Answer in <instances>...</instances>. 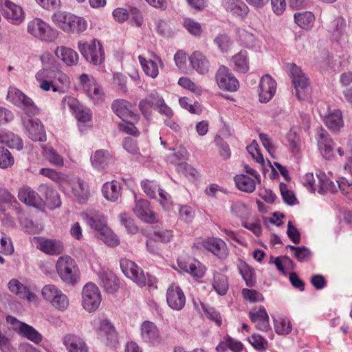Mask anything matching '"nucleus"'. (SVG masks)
Listing matches in <instances>:
<instances>
[{
    "label": "nucleus",
    "mask_w": 352,
    "mask_h": 352,
    "mask_svg": "<svg viewBox=\"0 0 352 352\" xmlns=\"http://www.w3.org/2000/svg\"><path fill=\"white\" fill-rule=\"evenodd\" d=\"M52 21L57 27L69 34H81L87 28V22L84 18L63 11L55 12Z\"/></svg>",
    "instance_id": "nucleus-1"
},
{
    "label": "nucleus",
    "mask_w": 352,
    "mask_h": 352,
    "mask_svg": "<svg viewBox=\"0 0 352 352\" xmlns=\"http://www.w3.org/2000/svg\"><path fill=\"white\" fill-rule=\"evenodd\" d=\"M120 268L126 277L131 278L140 287H142L146 285L151 287L153 285L155 278L148 274L146 276L142 269L133 261L126 258L122 259Z\"/></svg>",
    "instance_id": "nucleus-2"
},
{
    "label": "nucleus",
    "mask_w": 352,
    "mask_h": 352,
    "mask_svg": "<svg viewBox=\"0 0 352 352\" xmlns=\"http://www.w3.org/2000/svg\"><path fill=\"white\" fill-rule=\"evenodd\" d=\"M56 271L61 280L67 284L75 285L79 280V270L76 261L69 256L58 258Z\"/></svg>",
    "instance_id": "nucleus-3"
},
{
    "label": "nucleus",
    "mask_w": 352,
    "mask_h": 352,
    "mask_svg": "<svg viewBox=\"0 0 352 352\" xmlns=\"http://www.w3.org/2000/svg\"><path fill=\"white\" fill-rule=\"evenodd\" d=\"M27 32L33 37L45 42H52L56 38V32L40 18H34L28 23Z\"/></svg>",
    "instance_id": "nucleus-4"
},
{
    "label": "nucleus",
    "mask_w": 352,
    "mask_h": 352,
    "mask_svg": "<svg viewBox=\"0 0 352 352\" xmlns=\"http://www.w3.org/2000/svg\"><path fill=\"white\" fill-rule=\"evenodd\" d=\"M288 67L296 98L299 100H307L309 94L307 77L296 64H289Z\"/></svg>",
    "instance_id": "nucleus-5"
},
{
    "label": "nucleus",
    "mask_w": 352,
    "mask_h": 352,
    "mask_svg": "<svg viewBox=\"0 0 352 352\" xmlns=\"http://www.w3.org/2000/svg\"><path fill=\"white\" fill-rule=\"evenodd\" d=\"M7 99L13 104L23 108L29 116H35L39 113V109L32 98L17 88L9 87Z\"/></svg>",
    "instance_id": "nucleus-6"
},
{
    "label": "nucleus",
    "mask_w": 352,
    "mask_h": 352,
    "mask_svg": "<svg viewBox=\"0 0 352 352\" xmlns=\"http://www.w3.org/2000/svg\"><path fill=\"white\" fill-rule=\"evenodd\" d=\"M78 47L85 58L94 65H100L104 60V50L96 40H93L90 43L80 41Z\"/></svg>",
    "instance_id": "nucleus-7"
},
{
    "label": "nucleus",
    "mask_w": 352,
    "mask_h": 352,
    "mask_svg": "<svg viewBox=\"0 0 352 352\" xmlns=\"http://www.w3.org/2000/svg\"><path fill=\"white\" fill-rule=\"evenodd\" d=\"M42 296L59 311H65L69 305L67 296L54 285H46L42 289Z\"/></svg>",
    "instance_id": "nucleus-8"
},
{
    "label": "nucleus",
    "mask_w": 352,
    "mask_h": 352,
    "mask_svg": "<svg viewBox=\"0 0 352 352\" xmlns=\"http://www.w3.org/2000/svg\"><path fill=\"white\" fill-rule=\"evenodd\" d=\"M61 108L63 110L67 108L76 120L82 123L89 121L91 118L90 109L84 108L76 98L70 96H66L63 98Z\"/></svg>",
    "instance_id": "nucleus-9"
},
{
    "label": "nucleus",
    "mask_w": 352,
    "mask_h": 352,
    "mask_svg": "<svg viewBox=\"0 0 352 352\" xmlns=\"http://www.w3.org/2000/svg\"><path fill=\"white\" fill-rule=\"evenodd\" d=\"M82 306L88 311L96 310L101 302L98 287L92 283H87L82 291Z\"/></svg>",
    "instance_id": "nucleus-10"
},
{
    "label": "nucleus",
    "mask_w": 352,
    "mask_h": 352,
    "mask_svg": "<svg viewBox=\"0 0 352 352\" xmlns=\"http://www.w3.org/2000/svg\"><path fill=\"white\" fill-rule=\"evenodd\" d=\"M215 80L219 87L227 91H235L239 87V80L230 69L221 65L216 72Z\"/></svg>",
    "instance_id": "nucleus-11"
},
{
    "label": "nucleus",
    "mask_w": 352,
    "mask_h": 352,
    "mask_svg": "<svg viewBox=\"0 0 352 352\" xmlns=\"http://www.w3.org/2000/svg\"><path fill=\"white\" fill-rule=\"evenodd\" d=\"M7 321L12 324V328L23 337L35 343H38L41 341L42 336L32 326L20 322L12 316H8Z\"/></svg>",
    "instance_id": "nucleus-12"
},
{
    "label": "nucleus",
    "mask_w": 352,
    "mask_h": 352,
    "mask_svg": "<svg viewBox=\"0 0 352 352\" xmlns=\"http://www.w3.org/2000/svg\"><path fill=\"white\" fill-rule=\"evenodd\" d=\"M79 79L83 90L88 97L94 103L101 102L103 94L96 80L94 78H90L89 76L85 74L80 75Z\"/></svg>",
    "instance_id": "nucleus-13"
},
{
    "label": "nucleus",
    "mask_w": 352,
    "mask_h": 352,
    "mask_svg": "<svg viewBox=\"0 0 352 352\" xmlns=\"http://www.w3.org/2000/svg\"><path fill=\"white\" fill-rule=\"evenodd\" d=\"M317 142L318 149L324 158L330 160L335 156V143L330 135L323 129L317 133Z\"/></svg>",
    "instance_id": "nucleus-14"
},
{
    "label": "nucleus",
    "mask_w": 352,
    "mask_h": 352,
    "mask_svg": "<svg viewBox=\"0 0 352 352\" xmlns=\"http://www.w3.org/2000/svg\"><path fill=\"white\" fill-rule=\"evenodd\" d=\"M111 108L113 111L124 122H128V120H138V114L133 112V105L125 100L118 99L114 100Z\"/></svg>",
    "instance_id": "nucleus-15"
},
{
    "label": "nucleus",
    "mask_w": 352,
    "mask_h": 352,
    "mask_svg": "<svg viewBox=\"0 0 352 352\" xmlns=\"http://www.w3.org/2000/svg\"><path fill=\"white\" fill-rule=\"evenodd\" d=\"M166 301L171 309L180 311L185 306L186 296L179 286L172 284L166 291Z\"/></svg>",
    "instance_id": "nucleus-16"
},
{
    "label": "nucleus",
    "mask_w": 352,
    "mask_h": 352,
    "mask_svg": "<svg viewBox=\"0 0 352 352\" xmlns=\"http://www.w3.org/2000/svg\"><path fill=\"white\" fill-rule=\"evenodd\" d=\"M276 90V81L268 74L263 76L260 80L258 96L261 102H269Z\"/></svg>",
    "instance_id": "nucleus-17"
},
{
    "label": "nucleus",
    "mask_w": 352,
    "mask_h": 352,
    "mask_svg": "<svg viewBox=\"0 0 352 352\" xmlns=\"http://www.w3.org/2000/svg\"><path fill=\"white\" fill-rule=\"evenodd\" d=\"M2 11L3 17L12 25H19L25 20V13L22 8L10 1Z\"/></svg>",
    "instance_id": "nucleus-18"
},
{
    "label": "nucleus",
    "mask_w": 352,
    "mask_h": 352,
    "mask_svg": "<svg viewBox=\"0 0 352 352\" xmlns=\"http://www.w3.org/2000/svg\"><path fill=\"white\" fill-rule=\"evenodd\" d=\"M202 245L206 250L212 252L220 259H225L228 256L226 245L220 239H208L202 242Z\"/></svg>",
    "instance_id": "nucleus-19"
},
{
    "label": "nucleus",
    "mask_w": 352,
    "mask_h": 352,
    "mask_svg": "<svg viewBox=\"0 0 352 352\" xmlns=\"http://www.w3.org/2000/svg\"><path fill=\"white\" fill-rule=\"evenodd\" d=\"M40 196L45 198V203L50 208H56L60 206L61 201L58 192L51 186L42 184L38 188Z\"/></svg>",
    "instance_id": "nucleus-20"
},
{
    "label": "nucleus",
    "mask_w": 352,
    "mask_h": 352,
    "mask_svg": "<svg viewBox=\"0 0 352 352\" xmlns=\"http://www.w3.org/2000/svg\"><path fill=\"white\" fill-rule=\"evenodd\" d=\"M63 342L68 352H88V347L80 336L68 333L63 338Z\"/></svg>",
    "instance_id": "nucleus-21"
},
{
    "label": "nucleus",
    "mask_w": 352,
    "mask_h": 352,
    "mask_svg": "<svg viewBox=\"0 0 352 352\" xmlns=\"http://www.w3.org/2000/svg\"><path fill=\"white\" fill-rule=\"evenodd\" d=\"M25 128L29 138L35 142L46 140V134L41 121L38 119H29Z\"/></svg>",
    "instance_id": "nucleus-22"
},
{
    "label": "nucleus",
    "mask_w": 352,
    "mask_h": 352,
    "mask_svg": "<svg viewBox=\"0 0 352 352\" xmlns=\"http://www.w3.org/2000/svg\"><path fill=\"white\" fill-rule=\"evenodd\" d=\"M18 197L21 201L30 206L38 207L44 202L43 198L28 186H24L19 190Z\"/></svg>",
    "instance_id": "nucleus-23"
},
{
    "label": "nucleus",
    "mask_w": 352,
    "mask_h": 352,
    "mask_svg": "<svg viewBox=\"0 0 352 352\" xmlns=\"http://www.w3.org/2000/svg\"><path fill=\"white\" fill-rule=\"evenodd\" d=\"M100 279L104 290L109 294H114L120 287L118 277L109 270H102L99 273Z\"/></svg>",
    "instance_id": "nucleus-24"
},
{
    "label": "nucleus",
    "mask_w": 352,
    "mask_h": 352,
    "mask_svg": "<svg viewBox=\"0 0 352 352\" xmlns=\"http://www.w3.org/2000/svg\"><path fill=\"white\" fill-rule=\"evenodd\" d=\"M142 339L148 343L160 342V336L157 326L152 322L144 321L140 327Z\"/></svg>",
    "instance_id": "nucleus-25"
},
{
    "label": "nucleus",
    "mask_w": 352,
    "mask_h": 352,
    "mask_svg": "<svg viewBox=\"0 0 352 352\" xmlns=\"http://www.w3.org/2000/svg\"><path fill=\"white\" fill-rule=\"evenodd\" d=\"M133 212L140 219L145 222L153 223L155 221L154 213L150 208V204L146 199L137 201Z\"/></svg>",
    "instance_id": "nucleus-26"
},
{
    "label": "nucleus",
    "mask_w": 352,
    "mask_h": 352,
    "mask_svg": "<svg viewBox=\"0 0 352 352\" xmlns=\"http://www.w3.org/2000/svg\"><path fill=\"white\" fill-rule=\"evenodd\" d=\"M233 69L239 73L245 74L250 69L249 57L246 50H241L231 58Z\"/></svg>",
    "instance_id": "nucleus-27"
},
{
    "label": "nucleus",
    "mask_w": 352,
    "mask_h": 352,
    "mask_svg": "<svg viewBox=\"0 0 352 352\" xmlns=\"http://www.w3.org/2000/svg\"><path fill=\"white\" fill-rule=\"evenodd\" d=\"M188 59L192 68L199 74H205L208 72L209 63L205 56L200 52H194Z\"/></svg>",
    "instance_id": "nucleus-28"
},
{
    "label": "nucleus",
    "mask_w": 352,
    "mask_h": 352,
    "mask_svg": "<svg viewBox=\"0 0 352 352\" xmlns=\"http://www.w3.org/2000/svg\"><path fill=\"white\" fill-rule=\"evenodd\" d=\"M324 122L326 126L332 131H339L344 126L342 113L340 109H334L329 112L324 118Z\"/></svg>",
    "instance_id": "nucleus-29"
},
{
    "label": "nucleus",
    "mask_w": 352,
    "mask_h": 352,
    "mask_svg": "<svg viewBox=\"0 0 352 352\" xmlns=\"http://www.w3.org/2000/svg\"><path fill=\"white\" fill-rule=\"evenodd\" d=\"M57 58H60L68 66H73L77 64L78 55L74 50L65 47H58L55 51Z\"/></svg>",
    "instance_id": "nucleus-30"
},
{
    "label": "nucleus",
    "mask_w": 352,
    "mask_h": 352,
    "mask_svg": "<svg viewBox=\"0 0 352 352\" xmlns=\"http://www.w3.org/2000/svg\"><path fill=\"white\" fill-rule=\"evenodd\" d=\"M38 248L43 252L50 255H58L63 250V243L60 241L53 239H41Z\"/></svg>",
    "instance_id": "nucleus-31"
},
{
    "label": "nucleus",
    "mask_w": 352,
    "mask_h": 352,
    "mask_svg": "<svg viewBox=\"0 0 352 352\" xmlns=\"http://www.w3.org/2000/svg\"><path fill=\"white\" fill-rule=\"evenodd\" d=\"M8 288L12 293L15 294L21 299H27L31 301L34 298V294L16 279H12L9 281Z\"/></svg>",
    "instance_id": "nucleus-32"
},
{
    "label": "nucleus",
    "mask_w": 352,
    "mask_h": 352,
    "mask_svg": "<svg viewBox=\"0 0 352 352\" xmlns=\"http://www.w3.org/2000/svg\"><path fill=\"white\" fill-rule=\"evenodd\" d=\"M98 333L102 338H105L107 343H114L117 340L115 328L111 322L107 319H103L100 321L98 329Z\"/></svg>",
    "instance_id": "nucleus-33"
},
{
    "label": "nucleus",
    "mask_w": 352,
    "mask_h": 352,
    "mask_svg": "<svg viewBox=\"0 0 352 352\" xmlns=\"http://www.w3.org/2000/svg\"><path fill=\"white\" fill-rule=\"evenodd\" d=\"M236 265L240 274L245 281L246 285L250 287H253L256 283L254 270L241 259L237 260Z\"/></svg>",
    "instance_id": "nucleus-34"
},
{
    "label": "nucleus",
    "mask_w": 352,
    "mask_h": 352,
    "mask_svg": "<svg viewBox=\"0 0 352 352\" xmlns=\"http://www.w3.org/2000/svg\"><path fill=\"white\" fill-rule=\"evenodd\" d=\"M72 192L80 204L85 202L89 196L88 184L80 179H77L76 182H74Z\"/></svg>",
    "instance_id": "nucleus-35"
},
{
    "label": "nucleus",
    "mask_w": 352,
    "mask_h": 352,
    "mask_svg": "<svg viewBox=\"0 0 352 352\" xmlns=\"http://www.w3.org/2000/svg\"><path fill=\"white\" fill-rule=\"evenodd\" d=\"M224 8L233 15L243 16L248 12V7L241 0H226Z\"/></svg>",
    "instance_id": "nucleus-36"
},
{
    "label": "nucleus",
    "mask_w": 352,
    "mask_h": 352,
    "mask_svg": "<svg viewBox=\"0 0 352 352\" xmlns=\"http://www.w3.org/2000/svg\"><path fill=\"white\" fill-rule=\"evenodd\" d=\"M120 184L116 181L105 183L102 188L103 196L109 201H116L120 196Z\"/></svg>",
    "instance_id": "nucleus-37"
},
{
    "label": "nucleus",
    "mask_w": 352,
    "mask_h": 352,
    "mask_svg": "<svg viewBox=\"0 0 352 352\" xmlns=\"http://www.w3.org/2000/svg\"><path fill=\"white\" fill-rule=\"evenodd\" d=\"M212 285L219 295L225 296L229 288L228 278L226 275L217 272L214 274Z\"/></svg>",
    "instance_id": "nucleus-38"
},
{
    "label": "nucleus",
    "mask_w": 352,
    "mask_h": 352,
    "mask_svg": "<svg viewBox=\"0 0 352 352\" xmlns=\"http://www.w3.org/2000/svg\"><path fill=\"white\" fill-rule=\"evenodd\" d=\"M110 160L111 155L107 150H98L91 157L93 166L98 170L104 169Z\"/></svg>",
    "instance_id": "nucleus-39"
},
{
    "label": "nucleus",
    "mask_w": 352,
    "mask_h": 352,
    "mask_svg": "<svg viewBox=\"0 0 352 352\" xmlns=\"http://www.w3.org/2000/svg\"><path fill=\"white\" fill-rule=\"evenodd\" d=\"M236 187L241 191L252 192L256 188L255 180L249 176L241 174L234 177Z\"/></svg>",
    "instance_id": "nucleus-40"
},
{
    "label": "nucleus",
    "mask_w": 352,
    "mask_h": 352,
    "mask_svg": "<svg viewBox=\"0 0 352 352\" xmlns=\"http://www.w3.org/2000/svg\"><path fill=\"white\" fill-rule=\"evenodd\" d=\"M296 23L302 29L310 30L314 24L315 16L311 12H302L294 14Z\"/></svg>",
    "instance_id": "nucleus-41"
},
{
    "label": "nucleus",
    "mask_w": 352,
    "mask_h": 352,
    "mask_svg": "<svg viewBox=\"0 0 352 352\" xmlns=\"http://www.w3.org/2000/svg\"><path fill=\"white\" fill-rule=\"evenodd\" d=\"M87 222L93 230L97 232V234L100 233L104 228H109L107 226L104 216L99 212L89 214Z\"/></svg>",
    "instance_id": "nucleus-42"
},
{
    "label": "nucleus",
    "mask_w": 352,
    "mask_h": 352,
    "mask_svg": "<svg viewBox=\"0 0 352 352\" xmlns=\"http://www.w3.org/2000/svg\"><path fill=\"white\" fill-rule=\"evenodd\" d=\"M345 22L342 17L334 19L328 25V31L331 34L333 39L338 41L344 34L345 32Z\"/></svg>",
    "instance_id": "nucleus-43"
},
{
    "label": "nucleus",
    "mask_w": 352,
    "mask_h": 352,
    "mask_svg": "<svg viewBox=\"0 0 352 352\" xmlns=\"http://www.w3.org/2000/svg\"><path fill=\"white\" fill-rule=\"evenodd\" d=\"M140 63L144 73L152 78H155L159 74L157 63L152 60H146L144 56H138Z\"/></svg>",
    "instance_id": "nucleus-44"
},
{
    "label": "nucleus",
    "mask_w": 352,
    "mask_h": 352,
    "mask_svg": "<svg viewBox=\"0 0 352 352\" xmlns=\"http://www.w3.org/2000/svg\"><path fill=\"white\" fill-rule=\"evenodd\" d=\"M316 176L318 179L319 193L324 194L328 192L334 193L337 192V186L327 178L325 175L322 176L317 175Z\"/></svg>",
    "instance_id": "nucleus-45"
},
{
    "label": "nucleus",
    "mask_w": 352,
    "mask_h": 352,
    "mask_svg": "<svg viewBox=\"0 0 352 352\" xmlns=\"http://www.w3.org/2000/svg\"><path fill=\"white\" fill-rule=\"evenodd\" d=\"M274 330L278 335H287L292 331L290 321L285 318L274 319Z\"/></svg>",
    "instance_id": "nucleus-46"
},
{
    "label": "nucleus",
    "mask_w": 352,
    "mask_h": 352,
    "mask_svg": "<svg viewBox=\"0 0 352 352\" xmlns=\"http://www.w3.org/2000/svg\"><path fill=\"white\" fill-rule=\"evenodd\" d=\"M98 237L104 243L109 246H116L119 244V240L117 236L108 228H104L100 233L97 234Z\"/></svg>",
    "instance_id": "nucleus-47"
},
{
    "label": "nucleus",
    "mask_w": 352,
    "mask_h": 352,
    "mask_svg": "<svg viewBox=\"0 0 352 352\" xmlns=\"http://www.w3.org/2000/svg\"><path fill=\"white\" fill-rule=\"evenodd\" d=\"M14 163V159L10 151L4 146H0V168L6 169Z\"/></svg>",
    "instance_id": "nucleus-48"
},
{
    "label": "nucleus",
    "mask_w": 352,
    "mask_h": 352,
    "mask_svg": "<svg viewBox=\"0 0 352 352\" xmlns=\"http://www.w3.org/2000/svg\"><path fill=\"white\" fill-rule=\"evenodd\" d=\"M202 309L207 318L214 322L216 324L220 327L222 324V319L221 314L214 307L209 305L201 304Z\"/></svg>",
    "instance_id": "nucleus-49"
},
{
    "label": "nucleus",
    "mask_w": 352,
    "mask_h": 352,
    "mask_svg": "<svg viewBox=\"0 0 352 352\" xmlns=\"http://www.w3.org/2000/svg\"><path fill=\"white\" fill-rule=\"evenodd\" d=\"M188 32L193 36H199L202 33L201 24L192 19H185L183 23Z\"/></svg>",
    "instance_id": "nucleus-50"
},
{
    "label": "nucleus",
    "mask_w": 352,
    "mask_h": 352,
    "mask_svg": "<svg viewBox=\"0 0 352 352\" xmlns=\"http://www.w3.org/2000/svg\"><path fill=\"white\" fill-rule=\"evenodd\" d=\"M141 186L144 192L149 197L152 199L156 198L157 191L160 187L157 182L146 179L141 182Z\"/></svg>",
    "instance_id": "nucleus-51"
},
{
    "label": "nucleus",
    "mask_w": 352,
    "mask_h": 352,
    "mask_svg": "<svg viewBox=\"0 0 352 352\" xmlns=\"http://www.w3.org/2000/svg\"><path fill=\"white\" fill-rule=\"evenodd\" d=\"M214 43L223 53L228 52L231 45V41L227 34H223L218 35L214 40Z\"/></svg>",
    "instance_id": "nucleus-52"
},
{
    "label": "nucleus",
    "mask_w": 352,
    "mask_h": 352,
    "mask_svg": "<svg viewBox=\"0 0 352 352\" xmlns=\"http://www.w3.org/2000/svg\"><path fill=\"white\" fill-rule=\"evenodd\" d=\"M44 151L45 157L51 164L56 166L63 164V157L53 148H45Z\"/></svg>",
    "instance_id": "nucleus-53"
},
{
    "label": "nucleus",
    "mask_w": 352,
    "mask_h": 352,
    "mask_svg": "<svg viewBox=\"0 0 352 352\" xmlns=\"http://www.w3.org/2000/svg\"><path fill=\"white\" fill-rule=\"evenodd\" d=\"M13 252L14 248L10 238L7 236L5 234L1 233L0 238V252L6 255H10Z\"/></svg>",
    "instance_id": "nucleus-54"
},
{
    "label": "nucleus",
    "mask_w": 352,
    "mask_h": 352,
    "mask_svg": "<svg viewBox=\"0 0 352 352\" xmlns=\"http://www.w3.org/2000/svg\"><path fill=\"white\" fill-rule=\"evenodd\" d=\"M188 274H191L195 278H202L205 274V267L201 265V263L197 261L194 260L190 262V265H189Z\"/></svg>",
    "instance_id": "nucleus-55"
},
{
    "label": "nucleus",
    "mask_w": 352,
    "mask_h": 352,
    "mask_svg": "<svg viewBox=\"0 0 352 352\" xmlns=\"http://www.w3.org/2000/svg\"><path fill=\"white\" fill-rule=\"evenodd\" d=\"M280 190L283 201L289 206H293L296 202V198L292 191L287 189V185L284 183L280 184Z\"/></svg>",
    "instance_id": "nucleus-56"
},
{
    "label": "nucleus",
    "mask_w": 352,
    "mask_h": 352,
    "mask_svg": "<svg viewBox=\"0 0 352 352\" xmlns=\"http://www.w3.org/2000/svg\"><path fill=\"white\" fill-rule=\"evenodd\" d=\"M119 218L121 224L125 227L129 233L135 234L138 232V228L134 223V221L132 218L129 217L126 214H120Z\"/></svg>",
    "instance_id": "nucleus-57"
},
{
    "label": "nucleus",
    "mask_w": 352,
    "mask_h": 352,
    "mask_svg": "<svg viewBox=\"0 0 352 352\" xmlns=\"http://www.w3.org/2000/svg\"><path fill=\"white\" fill-rule=\"evenodd\" d=\"M248 340L256 350H265L267 348V342L266 340L259 334H252Z\"/></svg>",
    "instance_id": "nucleus-58"
},
{
    "label": "nucleus",
    "mask_w": 352,
    "mask_h": 352,
    "mask_svg": "<svg viewBox=\"0 0 352 352\" xmlns=\"http://www.w3.org/2000/svg\"><path fill=\"white\" fill-rule=\"evenodd\" d=\"M287 139L293 152L299 150L300 138L298 133L294 128H292L287 134Z\"/></svg>",
    "instance_id": "nucleus-59"
},
{
    "label": "nucleus",
    "mask_w": 352,
    "mask_h": 352,
    "mask_svg": "<svg viewBox=\"0 0 352 352\" xmlns=\"http://www.w3.org/2000/svg\"><path fill=\"white\" fill-rule=\"evenodd\" d=\"M151 235L154 237L157 241L162 243H168L173 237V232L168 230H158L154 231Z\"/></svg>",
    "instance_id": "nucleus-60"
},
{
    "label": "nucleus",
    "mask_w": 352,
    "mask_h": 352,
    "mask_svg": "<svg viewBox=\"0 0 352 352\" xmlns=\"http://www.w3.org/2000/svg\"><path fill=\"white\" fill-rule=\"evenodd\" d=\"M247 151L258 163H264L263 155L261 153L258 144L255 140H254L250 145L247 146Z\"/></svg>",
    "instance_id": "nucleus-61"
},
{
    "label": "nucleus",
    "mask_w": 352,
    "mask_h": 352,
    "mask_svg": "<svg viewBox=\"0 0 352 352\" xmlns=\"http://www.w3.org/2000/svg\"><path fill=\"white\" fill-rule=\"evenodd\" d=\"M179 214L182 220L190 223L194 218L195 211L190 206L186 205L180 208Z\"/></svg>",
    "instance_id": "nucleus-62"
},
{
    "label": "nucleus",
    "mask_w": 352,
    "mask_h": 352,
    "mask_svg": "<svg viewBox=\"0 0 352 352\" xmlns=\"http://www.w3.org/2000/svg\"><path fill=\"white\" fill-rule=\"evenodd\" d=\"M249 317L251 321L254 323L258 320L267 318L269 316L265 308L263 306H260L257 310L250 311L249 313Z\"/></svg>",
    "instance_id": "nucleus-63"
},
{
    "label": "nucleus",
    "mask_w": 352,
    "mask_h": 352,
    "mask_svg": "<svg viewBox=\"0 0 352 352\" xmlns=\"http://www.w3.org/2000/svg\"><path fill=\"white\" fill-rule=\"evenodd\" d=\"M337 182V188L342 192L343 195H349L352 193V182H349L344 177H340Z\"/></svg>",
    "instance_id": "nucleus-64"
}]
</instances>
